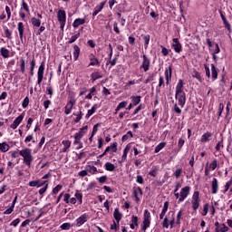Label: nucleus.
I'll return each instance as SVG.
<instances>
[{"label": "nucleus", "instance_id": "338daca9", "mask_svg": "<svg viewBox=\"0 0 232 232\" xmlns=\"http://www.w3.org/2000/svg\"><path fill=\"white\" fill-rule=\"evenodd\" d=\"M19 222H21V219L18 218L13 220V221L10 223V226H14V227H17V225L19 224Z\"/></svg>", "mask_w": 232, "mask_h": 232}, {"label": "nucleus", "instance_id": "a18cd8bd", "mask_svg": "<svg viewBox=\"0 0 232 232\" xmlns=\"http://www.w3.org/2000/svg\"><path fill=\"white\" fill-rule=\"evenodd\" d=\"M70 227H72L71 223H63L60 226V228L62 229V231H69Z\"/></svg>", "mask_w": 232, "mask_h": 232}, {"label": "nucleus", "instance_id": "6ab92c4d", "mask_svg": "<svg viewBox=\"0 0 232 232\" xmlns=\"http://www.w3.org/2000/svg\"><path fill=\"white\" fill-rule=\"evenodd\" d=\"M212 137H213V133L207 131L201 136L200 142H203V143L209 142Z\"/></svg>", "mask_w": 232, "mask_h": 232}, {"label": "nucleus", "instance_id": "412c9836", "mask_svg": "<svg viewBox=\"0 0 232 232\" xmlns=\"http://www.w3.org/2000/svg\"><path fill=\"white\" fill-rule=\"evenodd\" d=\"M62 144L63 146V148L62 150V153H66V151H68L70 146H72V141H70L68 140H63L62 141Z\"/></svg>", "mask_w": 232, "mask_h": 232}, {"label": "nucleus", "instance_id": "4c0bfd02", "mask_svg": "<svg viewBox=\"0 0 232 232\" xmlns=\"http://www.w3.org/2000/svg\"><path fill=\"white\" fill-rule=\"evenodd\" d=\"M81 37V33H77L76 34L72 35L69 41L67 42L68 44H72V43H75L77 39Z\"/></svg>", "mask_w": 232, "mask_h": 232}, {"label": "nucleus", "instance_id": "6e6552de", "mask_svg": "<svg viewBox=\"0 0 232 232\" xmlns=\"http://www.w3.org/2000/svg\"><path fill=\"white\" fill-rule=\"evenodd\" d=\"M175 99L178 101L179 106L184 108L186 105V92H176Z\"/></svg>", "mask_w": 232, "mask_h": 232}, {"label": "nucleus", "instance_id": "6e6d98bb", "mask_svg": "<svg viewBox=\"0 0 232 232\" xmlns=\"http://www.w3.org/2000/svg\"><path fill=\"white\" fill-rule=\"evenodd\" d=\"M5 34L7 39H12V31L8 27L5 28Z\"/></svg>", "mask_w": 232, "mask_h": 232}, {"label": "nucleus", "instance_id": "4d7b16f0", "mask_svg": "<svg viewBox=\"0 0 232 232\" xmlns=\"http://www.w3.org/2000/svg\"><path fill=\"white\" fill-rule=\"evenodd\" d=\"M74 197H75L76 200L80 202V204H82V193L76 192L74 194Z\"/></svg>", "mask_w": 232, "mask_h": 232}, {"label": "nucleus", "instance_id": "c9c22d12", "mask_svg": "<svg viewBox=\"0 0 232 232\" xmlns=\"http://www.w3.org/2000/svg\"><path fill=\"white\" fill-rule=\"evenodd\" d=\"M191 75L194 79H198L199 82H202V76L200 75V72H198L197 70H194Z\"/></svg>", "mask_w": 232, "mask_h": 232}, {"label": "nucleus", "instance_id": "0eeeda50", "mask_svg": "<svg viewBox=\"0 0 232 232\" xmlns=\"http://www.w3.org/2000/svg\"><path fill=\"white\" fill-rule=\"evenodd\" d=\"M75 102H77V101L73 97H72L64 107L65 115H70V113H72V110H73Z\"/></svg>", "mask_w": 232, "mask_h": 232}, {"label": "nucleus", "instance_id": "ddd939ff", "mask_svg": "<svg viewBox=\"0 0 232 232\" xmlns=\"http://www.w3.org/2000/svg\"><path fill=\"white\" fill-rule=\"evenodd\" d=\"M219 15L223 21L225 28H227V32L231 34L232 32L231 24H229V22L227 21V18H226V15H224V13L221 10H219Z\"/></svg>", "mask_w": 232, "mask_h": 232}, {"label": "nucleus", "instance_id": "5fc2aeb1", "mask_svg": "<svg viewBox=\"0 0 232 232\" xmlns=\"http://www.w3.org/2000/svg\"><path fill=\"white\" fill-rule=\"evenodd\" d=\"M99 126H101L100 123H97L92 128V137H95L97 131H99Z\"/></svg>", "mask_w": 232, "mask_h": 232}, {"label": "nucleus", "instance_id": "e433bc0d", "mask_svg": "<svg viewBox=\"0 0 232 232\" xmlns=\"http://www.w3.org/2000/svg\"><path fill=\"white\" fill-rule=\"evenodd\" d=\"M164 148H166V142L162 141L156 146L154 153H159L161 150H164Z\"/></svg>", "mask_w": 232, "mask_h": 232}, {"label": "nucleus", "instance_id": "423d86ee", "mask_svg": "<svg viewBox=\"0 0 232 232\" xmlns=\"http://www.w3.org/2000/svg\"><path fill=\"white\" fill-rule=\"evenodd\" d=\"M88 220H90V215H88L87 213L81 215L75 220L76 227H81V226H83V224H86V222H88Z\"/></svg>", "mask_w": 232, "mask_h": 232}, {"label": "nucleus", "instance_id": "37998d69", "mask_svg": "<svg viewBox=\"0 0 232 232\" xmlns=\"http://www.w3.org/2000/svg\"><path fill=\"white\" fill-rule=\"evenodd\" d=\"M91 77H92V82H95L97 81L98 79H102V75L99 72H92L91 74Z\"/></svg>", "mask_w": 232, "mask_h": 232}, {"label": "nucleus", "instance_id": "4468645a", "mask_svg": "<svg viewBox=\"0 0 232 232\" xmlns=\"http://www.w3.org/2000/svg\"><path fill=\"white\" fill-rule=\"evenodd\" d=\"M84 135H86V131H82V130H79L78 132L74 133L73 144L74 145L81 144V140L82 139V137H84Z\"/></svg>", "mask_w": 232, "mask_h": 232}, {"label": "nucleus", "instance_id": "f257e3e1", "mask_svg": "<svg viewBox=\"0 0 232 232\" xmlns=\"http://www.w3.org/2000/svg\"><path fill=\"white\" fill-rule=\"evenodd\" d=\"M20 157H23L24 164L28 168H32V162H34V156L32 155V149L24 148L19 150Z\"/></svg>", "mask_w": 232, "mask_h": 232}, {"label": "nucleus", "instance_id": "5701e85b", "mask_svg": "<svg viewBox=\"0 0 232 232\" xmlns=\"http://www.w3.org/2000/svg\"><path fill=\"white\" fill-rule=\"evenodd\" d=\"M184 92V81L179 80V82L176 86V93H182Z\"/></svg>", "mask_w": 232, "mask_h": 232}, {"label": "nucleus", "instance_id": "49530a36", "mask_svg": "<svg viewBox=\"0 0 232 232\" xmlns=\"http://www.w3.org/2000/svg\"><path fill=\"white\" fill-rule=\"evenodd\" d=\"M97 108H95V105L92 107L91 110H88L87 114L85 115V119H88L89 117H92L95 113V111Z\"/></svg>", "mask_w": 232, "mask_h": 232}, {"label": "nucleus", "instance_id": "bb28decb", "mask_svg": "<svg viewBox=\"0 0 232 232\" xmlns=\"http://www.w3.org/2000/svg\"><path fill=\"white\" fill-rule=\"evenodd\" d=\"M211 72L213 81H217V79H218V71L217 70V67L213 63H211Z\"/></svg>", "mask_w": 232, "mask_h": 232}, {"label": "nucleus", "instance_id": "39448f33", "mask_svg": "<svg viewBox=\"0 0 232 232\" xmlns=\"http://www.w3.org/2000/svg\"><path fill=\"white\" fill-rule=\"evenodd\" d=\"M44 69L45 63L44 62H42L37 71V84L39 85H41V82H43V79H44Z\"/></svg>", "mask_w": 232, "mask_h": 232}, {"label": "nucleus", "instance_id": "aec40b11", "mask_svg": "<svg viewBox=\"0 0 232 232\" xmlns=\"http://www.w3.org/2000/svg\"><path fill=\"white\" fill-rule=\"evenodd\" d=\"M17 30L19 33L20 40L23 41V37L24 35V24H23V22L18 23Z\"/></svg>", "mask_w": 232, "mask_h": 232}, {"label": "nucleus", "instance_id": "a211bd4d", "mask_svg": "<svg viewBox=\"0 0 232 232\" xmlns=\"http://www.w3.org/2000/svg\"><path fill=\"white\" fill-rule=\"evenodd\" d=\"M89 61L91 62L89 66H99V64H101L99 59H97V57H95L93 53H91L89 55Z\"/></svg>", "mask_w": 232, "mask_h": 232}, {"label": "nucleus", "instance_id": "864d4df0", "mask_svg": "<svg viewBox=\"0 0 232 232\" xmlns=\"http://www.w3.org/2000/svg\"><path fill=\"white\" fill-rule=\"evenodd\" d=\"M61 189H63V186L57 185L54 188H53L52 194L57 195V193H59V191H61Z\"/></svg>", "mask_w": 232, "mask_h": 232}, {"label": "nucleus", "instance_id": "680f3d73", "mask_svg": "<svg viewBox=\"0 0 232 232\" xmlns=\"http://www.w3.org/2000/svg\"><path fill=\"white\" fill-rule=\"evenodd\" d=\"M232 186V181L231 179L229 181H227L225 185V190L223 193H227V191H229V188H231Z\"/></svg>", "mask_w": 232, "mask_h": 232}, {"label": "nucleus", "instance_id": "bf43d9fd", "mask_svg": "<svg viewBox=\"0 0 232 232\" xmlns=\"http://www.w3.org/2000/svg\"><path fill=\"white\" fill-rule=\"evenodd\" d=\"M208 211H209V204L207 203L203 207L202 216L206 217V215H208Z\"/></svg>", "mask_w": 232, "mask_h": 232}, {"label": "nucleus", "instance_id": "69168bd1", "mask_svg": "<svg viewBox=\"0 0 232 232\" xmlns=\"http://www.w3.org/2000/svg\"><path fill=\"white\" fill-rule=\"evenodd\" d=\"M106 180H108L107 176H102L98 179V182H100V184H104L106 182Z\"/></svg>", "mask_w": 232, "mask_h": 232}, {"label": "nucleus", "instance_id": "c756f323", "mask_svg": "<svg viewBox=\"0 0 232 232\" xmlns=\"http://www.w3.org/2000/svg\"><path fill=\"white\" fill-rule=\"evenodd\" d=\"M227 226L226 224H220L218 227L215 228V232H227L228 231Z\"/></svg>", "mask_w": 232, "mask_h": 232}, {"label": "nucleus", "instance_id": "603ef678", "mask_svg": "<svg viewBox=\"0 0 232 232\" xmlns=\"http://www.w3.org/2000/svg\"><path fill=\"white\" fill-rule=\"evenodd\" d=\"M162 227H164L165 229H168V227H169V219L168 218V217L164 218Z\"/></svg>", "mask_w": 232, "mask_h": 232}, {"label": "nucleus", "instance_id": "f8f14e48", "mask_svg": "<svg viewBox=\"0 0 232 232\" xmlns=\"http://www.w3.org/2000/svg\"><path fill=\"white\" fill-rule=\"evenodd\" d=\"M150 64H151V61L146 54H143V61L140 68L144 70V72H148L150 70Z\"/></svg>", "mask_w": 232, "mask_h": 232}, {"label": "nucleus", "instance_id": "c85d7f7f", "mask_svg": "<svg viewBox=\"0 0 232 232\" xmlns=\"http://www.w3.org/2000/svg\"><path fill=\"white\" fill-rule=\"evenodd\" d=\"M0 53L2 55V57H4V59H8V57H10V51H8V49L2 47L0 49Z\"/></svg>", "mask_w": 232, "mask_h": 232}, {"label": "nucleus", "instance_id": "052dcab7", "mask_svg": "<svg viewBox=\"0 0 232 232\" xmlns=\"http://www.w3.org/2000/svg\"><path fill=\"white\" fill-rule=\"evenodd\" d=\"M222 111H224V103H219L218 111V117H221L222 116Z\"/></svg>", "mask_w": 232, "mask_h": 232}, {"label": "nucleus", "instance_id": "58836bf2", "mask_svg": "<svg viewBox=\"0 0 232 232\" xmlns=\"http://www.w3.org/2000/svg\"><path fill=\"white\" fill-rule=\"evenodd\" d=\"M133 138V132L131 130H129L126 134H124L121 138L122 142H126L128 139Z\"/></svg>", "mask_w": 232, "mask_h": 232}, {"label": "nucleus", "instance_id": "393cba45", "mask_svg": "<svg viewBox=\"0 0 232 232\" xmlns=\"http://www.w3.org/2000/svg\"><path fill=\"white\" fill-rule=\"evenodd\" d=\"M35 64H36L35 57H33L30 60V73L32 77H34V75Z\"/></svg>", "mask_w": 232, "mask_h": 232}, {"label": "nucleus", "instance_id": "4be33fe9", "mask_svg": "<svg viewBox=\"0 0 232 232\" xmlns=\"http://www.w3.org/2000/svg\"><path fill=\"white\" fill-rule=\"evenodd\" d=\"M72 115H74V124H78V122H81V119H82V116L84 115L82 113V111H79L78 112H73Z\"/></svg>", "mask_w": 232, "mask_h": 232}, {"label": "nucleus", "instance_id": "f03ea898", "mask_svg": "<svg viewBox=\"0 0 232 232\" xmlns=\"http://www.w3.org/2000/svg\"><path fill=\"white\" fill-rule=\"evenodd\" d=\"M190 191H191V187L186 186L181 188L180 193L178 192V194H176L175 198L179 199L178 200L179 204H180V202H184V199L187 197H189Z\"/></svg>", "mask_w": 232, "mask_h": 232}, {"label": "nucleus", "instance_id": "473e14b6", "mask_svg": "<svg viewBox=\"0 0 232 232\" xmlns=\"http://www.w3.org/2000/svg\"><path fill=\"white\" fill-rule=\"evenodd\" d=\"M130 147L127 145L123 150V154L121 156V160L124 161L126 159H128V153L130 152Z\"/></svg>", "mask_w": 232, "mask_h": 232}, {"label": "nucleus", "instance_id": "9d476101", "mask_svg": "<svg viewBox=\"0 0 232 232\" xmlns=\"http://www.w3.org/2000/svg\"><path fill=\"white\" fill-rule=\"evenodd\" d=\"M24 119V113L23 112L14 119L13 123L10 125V128H12V130H17V127L19 126V124L23 122Z\"/></svg>", "mask_w": 232, "mask_h": 232}, {"label": "nucleus", "instance_id": "b1692460", "mask_svg": "<svg viewBox=\"0 0 232 232\" xmlns=\"http://www.w3.org/2000/svg\"><path fill=\"white\" fill-rule=\"evenodd\" d=\"M73 60L77 61L79 59V55H81V48H79V45H73Z\"/></svg>", "mask_w": 232, "mask_h": 232}, {"label": "nucleus", "instance_id": "de8ad7c7", "mask_svg": "<svg viewBox=\"0 0 232 232\" xmlns=\"http://www.w3.org/2000/svg\"><path fill=\"white\" fill-rule=\"evenodd\" d=\"M217 166H218V161L217 160H214L208 166V168L212 170L215 171L217 169Z\"/></svg>", "mask_w": 232, "mask_h": 232}, {"label": "nucleus", "instance_id": "e2e57ef3", "mask_svg": "<svg viewBox=\"0 0 232 232\" xmlns=\"http://www.w3.org/2000/svg\"><path fill=\"white\" fill-rule=\"evenodd\" d=\"M131 222L134 224V226H139V217L137 216H132L131 217Z\"/></svg>", "mask_w": 232, "mask_h": 232}, {"label": "nucleus", "instance_id": "13d9d810", "mask_svg": "<svg viewBox=\"0 0 232 232\" xmlns=\"http://www.w3.org/2000/svg\"><path fill=\"white\" fill-rule=\"evenodd\" d=\"M161 48V53L162 55H164V57H167V55H169V50H168V48L164 47V46H160Z\"/></svg>", "mask_w": 232, "mask_h": 232}, {"label": "nucleus", "instance_id": "cd10ccee", "mask_svg": "<svg viewBox=\"0 0 232 232\" xmlns=\"http://www.w3.org/2000/svg\"><path fill=\"white\" fill-rule=\"evenodd\" d=\"M113 217L119 224L121 222V220L122 219V214L121 213V211H119V208L114 209Z\"/></svg>", "mask_w": 232, "mask_h": 232}, {"label": "nucleus", "instance_id": "dca6fc26", "mask_svg": "<svg viewBox=\"0 0 232 232\" xmlns=\"http://www.w3.org/2000/svg\"><path fill=\"white\" fill-rule=\"evenodd\" d=\"M212 195H217L218 193V179L214 178L211 182Z\"/></svg>", "mask_w": 232, "mask_h": 232}, {"label": "nucleus", "instance_id": "774afa93", "mask_svg": "<svg viewBox=\"0 0 232 232\" xmlns=\"http://www.w3.org/2000/svg\"><path fill=\"white\" fill-rule=\"evenodd\" d=\"M70 194L66 193L63 195V201L65 202V204H70Z\"/></svg>", "mask_w": 232, "mask_h": 232}, {"label": "nucleus", "instance_id": "c03bdc74", "mask_svg": "<svg viewBox=\"0 0 232 232\" xmlns=\"http://www.w3.org/2000/svg\"><path fill=\"white\" fill-rule=\"evenodd\" d=\"M95 92H97V89L95 87H92L90 89V93L85 97V99H89V100L93 99V95H94Z\"/></svg>", "mask_w": 232, "mask_h": 232}, {"label": "nucleus", "instance_id": "a19ab883", "mask_svg": "<svg viewBox=\"0 0 232 232\" xmlns=\"http://www.w3.org/2000/svg\"><path fill=\"white\" fill-rule=\"evenodd\" d=\"M20 68L22 73H24L26 72V63L24 58L20 59Z\"/></svg>", "mask_w": 232, "mask_h": 232}, {"label": "nucleus", "instance_id": "1a4fd4ad", "mask_svg": "<svg viewBox=\"0 0 232 232\" xmlns=\"http://www.w3.org/2000/svg\"><path fill=\"white\" fill-rule=\"evenodd\" d=\"M171 46L175 52V53H180L182 52V44L179 41V38H173Z\"/></svg>", "mask_w": 232, "mask_h": 232}, {"label": "nucleus", "instance_id": "9b49d317", "mask_svg": "<svg viewBox=\"0 0 232 232\" xmlns=\"http://www.w3.org/2000/svg\"><path fill=\"white\" fill-rule=\"evenodd\" d=\"M132 195L135 198V202H137V203L140 202V198H139V195H140V197H142V195H143L142 188H140V187H134L132 188Z\"/></svg>", "mask_w": 232, "mask_h": 232}, {"label": "nucleus", "instance_id": "a878e982", "mask_svg": "<svg viewBox=\"0 0 232 232\" xmlns=\"http://www.w3.org/2000/svg\"><path fill=\"white\" fill-rule=\"evenodd\" d=\"M84 23H86L84 18H78L74 20L72 26L73 28H79V26H81V24H84Z\"/></svg>", "mask_w": 232, "mask_h": 232}, {"label": "nucleus", "instance_id": "20e7f679", "mask_svg": "<svg viewBox=\"0 0 232 232\" xmlns=\"http://www.w3.org/2000/svg\"><path fill=\"white\" fill-rule=\"evenodd\" d=\"M192 208L194 211H197L200 207V192L195 191L192 195Z\"/></svg>", "mask_w": 232, "mask_h": 232}, {"label": "nucleus", "instance_id": "7ed1b4c3", "mask_svg": "<svg viewBox=\"0 0 232 232\" xmlns=\"http://www.w3.org/2000/svg\"><path fill=\"white\" fill-rule=\"evenodd\" d=\"M57 19L60 23L61 30H64V26H66V11L59 10L57 12Z\"/></svg>", "mask_w": 232, "mask_h": 232}, {"label": "nucleus", "instance_id": "ea45409f", "mask_svg": "<svg viewBox=\"0 0 232 232\" xmlns=\"http://www.w3.org/2000/svg\"><path fill=\"white\" fill-rule=\"evenodd\" d=\"M87 173H91V175H95V173H97V167L89 165L87 167Z\"/></svg>", "mask_w": 232, "mask_h": 232}, {"label": "nucleus", "instance_id": "7c9ffc66", "mask_svg": "<svg viewBox=\"0 0 232 232\" xmlns=\"http://www.w3.org/2000/svg\"><path fill=\"white\" fill-rule=\"evenodd\" d=\"M8 150H10V145H8V143L6 142L0 143V151H2V153H6Z\"/></svg>", "mask_w": 232, "mask_h": 232}, {"label": "nucleus", "instance_id": "2eb2a0df", "mask_svg": "<svg viewBox=\"0 0 232 232\" xmlns=\"http://www.w3.org/2000/svg\"><path fill=\"white\" fill-rule=\"evenodd\" d=\"M173 74V69L171 65H169L166 70H165V79H166V84H169V81H171V75Z\"/></svg>", "mask_w": 232, "mask_h": 232}, {"label": "nucleus", "instance_id": "09e8293b", "mask_svg": "<svg viewBox=\"0 0 232 232\" xmlns=\"http://www.w3.org/2000/svg\"><path fill=\"white\" fill-rule=\"evenodd\" d=\"M133 106H137L140 102V96H131Z\"/></svg>", "mask_w": 232, "mask_h": 232}, {"label": "nucleus", "instance_id": "72a5a7b5", "mask_svg": "<svg viewBox=\"0 0 232 232\" xmlns=\"http://www.w3.org/2000/svg\"><path fill=\"white\" fill-rule=\"evenodd\" d=\"M21 11L24 10L27 14H30V7L28 6V4L26 1L22 0V5H21Z\"/></svg>", "mask_w": 232, "mask_h": 232}, {"label": "nucleus", "instance_id": "79ce46f5", "mask_svg": "<svg viewBox=\"0 0 232 232\" xmlns=\"http://www.w3.org/2000/svg\"><path fill=\"white\" fill-rule=\"evenodd\" d=\"M141 37L144 41V46L146 49V48H148V44H150V34H142Z\"/></svg>", "mask_w": 232, "mask_h": 232}, {"label": "nucleus", "instance_id": "f3484780", "mask_svg": "<svg viewBox=\"0 0 232 232\" xmlns=\"http://www.w3.org/2000/svg\"><path fill=\"white\" fill-rule=\"evenodd\" d=\"M105 5H106V1H103L99 5H96L92 12V17H95V15H97L100 12H102Z\"/></svg>", "mask_w": 232, "mask_h": 232}, {"label": "nucleus", "instance_id": "0e129e2a", "mask_svg": "<svg viewBox=\"0 0 232 232\" xmlns=\"http://www.w3.org/2000/svg\"><path fill=\"white\" fill-rule=\"evenodd\" d=\"M182 175V169H177L176 171L174 172V177L176 179H179Z\"/></svg>", "mask_w": 232, "mask_h": 232}, {"label": "nucleus", "instance_id": "3c124183", "mask_svg": "<svg viewBox=\"0 0 232 232\" xmlns=\"http://www.w3.org/2000/svg\"><path fill=\"white\" fill-rule=\"evenodd\" d=\"M28 104H30V98L26 96L22 102V108H28Z\"/></svg>", "mask_w": 232, "mask_h": 232}, {"label": "nucleus", "instance_id": "2f4dec72", "mask_svg": "<svg viewBox=\"0 0 232 232\" xmlns=\"http://www.w3.org/2000/svg\"><path fill=\"white\" fill-rule=\"evenodd\" d=\"M31 24L35 26V28H39V26H41V19H37L35 17L31 18Z\"/></svg>", "mask_w": 232, "mask_h": 232}, {"label": "nucleus", "instance_id": "f704fd0d", "mask_svg": "<svg viewBox=\"0 0 232 232\" xmlns=\"http://www.w3.org/2000/svg\"><path fill=\"white\" fill-rule=\"evenodd\" d=\"M104 168L107 171H115V165L111 162H106Z\"/></svg>", "mask_w": 232, "mask_h": 232}, {"label": "nucleus", "instance_id": "8fccbe9b", "mask_svg": "<svg viewBox=\"0 0 232 232\" xmlns=\"http://www.w3.org/2000/svg\"><path fill=\"white\" fill-rule=\"evenodd\" d=\"M128 106V102H121L118 106L116 107V111L122 110Z\"/></svg>", "mask_w": 232, "mask_h": 232}]
</instances>
